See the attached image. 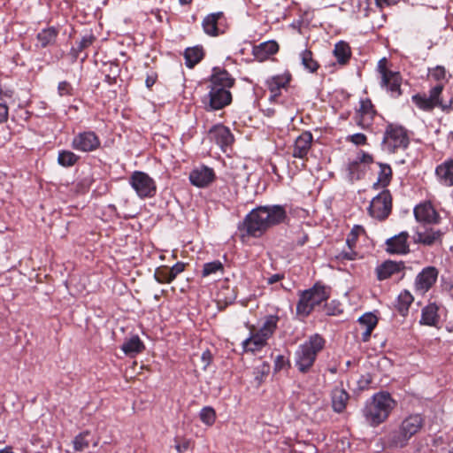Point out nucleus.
Wrapping results in <instances>:
<instances>
[{"instance_id": "nucleus-1", "label": "nucleus", "mask_w": 453, "mask_h": 453, "mask_svg": "<svg viewBox=\"0 0 453 453\" xmlns=\"http://www.w3.org/2000/svg\"><path fill=\"white\" fill-rule=\"evenodd\" d=\"M286 212L280 206H262L254 209L246 217L245 228L247 234L259 236L269 227L280 223L285 219Z\"/></svg>"}, {"instance_id": "nucleus-2", "label": "nucleus", "mask_w": 453, "mask_h": 453, "mask_svg": "<svg viewBox=\"0 0 453 453\" xmlns=\"http://www.w3.org/2000/svg\"><path fill=\"white\" fill-rule=\"evenodd\" d=\"M234 84V80L224 70L213 69L211 79V89L209 92L210 107L219 110L231 102V94L228 90Z\"/></svg>"}, {"instance_id": "nucleus-3", "label": "nucleus", "mask_w": 453, "mask_h": 453, "mask_svg": "<svg viewBox=\"0 0 453 453\" xmlns=\"http://www.w3.org/2000/svg\"><path fill=\"white\" fill-rule=\"evenodd\" d=\"M395 406L396 402L388 393L380 392L367 402L364 415L370 425L376 426L387 420Z\"/></svg>"}, {"instance_id": "nucleus-4", "label": "nucleus", "mask_w": 453, "mask_h": 453, "mask_svg": "<svg viewBox=\"0 0 453 453\" xmlns=\"http://www.w3.org/2000/svg\"><path fill=\"white\" fill-rule=\"evenodd\" d=\"M325 346L324 339L319 334L311 335L299 345L295 353V365L301 372H308L312 367L318 354Z\"/></svg>"}, {"instance_id": "nucleus-5", "label": "nucleus", "mask_w": 453, "mask_h": 453, "mask_svg": "<svg viewBox=\"0 0 453 453\" xmlns=\"http://www.w3.org/2000/svg\"><path fill=\"white\" fill-rule=\"evenodd\" d=\"M424 420L418 414H412L406 417L401 423L399 428L388 434V441L391 447L403 448L409 440L415 435L423 426Z\"/></svg>"}, {"instance_id": "nucleus-6", "label": "nucleus", "mask_w": 453, "mask_h": 453, "mask_svg": "<svg viewBox=\"0 0 453 453\" xmlns=\"http://www.w3.org/2000/svg\"><path fill=\"white\" fill-rule=\"evenodd\" d=\"M278 322V317L268 316L260 328L252 326L250 329V337L243 341L242 346L245 351L256 352L265 346L267 340L273 334Z\"/></svg>"}, {"instance_id": "nucleus-7", "label": "nucleus", "mask_w": 453, "mask_h": 453, "mask_svg": "<svg viewBox=\"0 0 453 453\" xmlns=\"http://www.w3.org/2000/svg\"><path fill=\"white\" fill-rule=\"evenodd\" d=\"M329 297L328 289L320 285H315L312 288L302 293L296 311L299 315L307 316L317 306L327 300Z\"/></svg>"}, {"instance_id": "nucleus-8", "label": "nucleus", "mask_w": 453, "mask_h": 453, "mask_svg": "<svg viewBox=\"0 0 453 453\" xmlns=\"http://www.w3.org/2000/svg\"><path fill=\"white\" fill-rule=\"evenodd\" d=\"M443 89V84L440 83L430 90L429 96L426 95H415L412 96L413 103L421 110L430 111L435 106L441 107L443 111L450 108V104H444L440 100V95Z\"/></svg>"}, {"instance_id": "nucleus-9", "label": "nucleus", "mask_w": 453, "mask_h": 453, "mask_svg": "<svg viewBox=\"0 0 453 453\" xmlns=\"http://www.w3.org/2000/svg\"><path fill=\"white\" fill-rule=\"evenodd\" d=\"M130 185L142 198L151 197L156 193L155 181L143 172H134L130 177Z\"/></svg>"}, {"instance_id": "nucleus-10", "label": "nucleus", "mask_w": 453, "mask_h": 453, "mask_svg": "<svg viewBox=\"0 0 453 453\" xmlns=\"http://www.w3.org/2000/svg\"><path fill=\"white\" fill-rule=\"evenodd\" d=\"M408 142L407 134L403 127H388L383 140L385 150L389 152H395L397 150L406 148Z\"/></svg>"}, {"instance_id": "nucleus-11", "label": "nucleus", "mask_w": 453, "mask_h": 453, "mask_svg": "<svg viewBox=\"0 0 453 453\" xmlns=\"http://www.w3.org/2000/svg\"><path fill=\"white\" fill-rule=\"evenodd\" d=\"M388 61L385 58L378 63V71L381 75V84L385 86L394 96L401 95V78L398 73L392 72L387 67Z\"/></svg>"}, {"instance_id": "nucleus-12", "label": "nucleus", "mask_w": 453, "mask_h": 453, "mask_svg": "<svg viewBox=\"0 0 453 453\" xmlns=\"http://www.w3.org/2000/svg\"><path fill=\"white\" fill-rule=\"evenodd\" d=\"M391 210V198L387 191H382L374 197L370 204V215L375 219H383L389 214Z\"/></svg>"}, {"instance_id": "nucleus-13", "label": "nucleus", "mask_w": 453, "mask_h": 453, "mask_svg": "<svg viewBox=\"0 0 453 453\" xmlns=\"http://www.w3.org/2000/svg\"><path fill=\"white\" fill-rule=\"evenodd\" d=\"M414 216L418 222L434 224L439 220V214L430 202H424L414 208Z\"/></svg>"}, {"instance_id": "nucleus-14", "label": "nucleus", "mask_w": 453, "mask_h": 453, "mask_svg": "<svg viewBox=\"0 0 453 453\" xmlns=\"http://www.w3.org/2000/svg\"><path fill=\"white\" fill-rule=\"evenodd\" d=\"M100 145L99 139L93 132L79 134L73 141V147L81 151H92Z\"/></svg>"}, {"instance_id": "nucleus-15", "label": "nucleus", "mask_w": 453, "mask_h": 453, "mask_svg": "<svg viewBox=\"0 0 453 453\" xmlns=\"http://www.w3.org/2000/svg\"><path fill=\"white\" fill-rule=\"evenodd\" d=\"M438 272L434 267L425 268L419 273L415 280V288L418 292L424 294L434 284L437 280Z\"/></svg>"}, {"instance_id": "nucleus-16", "label": "nucleus", "mask_w": 453, "mask_h": 453, "mask_svg": "<svg viewBox=\"0 0 453 453\" xmlns=\"http://www.w3.org/2000/svg\"><path fill=\"white\" fill-rule=\"evenodd\" d=\"M212 169L206 166H200L191 171L189 180L197 188H204L210 185L214 180Z\"/></svg>"}, {"instance_id": "nucleus-17", "label": "nucleus", "mask_w": 453, "mask_h": 453, "mask_svg": "<svg viewBox=\"0 0 453 453\" xmlns=\"http://www.w3.org/2000/svg\"><path fill=\"white\" fill-rule=\"evenodd\" d=\"M210 140L216 142L222 150L231 145L234 136L230 130L221 125L215 126L209 132Z\"/></svg>"}, {"instance_id": "nucleus-18", "label": "nucleus", "mask_w": 453, "mask_h": 453, "mask_svg": "<svg viewBox=\"0 0 453 453\" xmlns=\"http://www.w3.org/2000/svg\"><path fill=\"white\" fill-rule=\"evenodd\" d=\"M374 111L370 100H362L357 113V122L363 127H368L372 124Z\"/></svg>"}, {"instance_id": "nucleus-19", "label": "nucleus", "mask_w": 453, "mask_h": 453, "mask_svg": "<svg viewBox=\"0 0 453 453\" xmlns=\"http://www.w3.org/2000/svg\"><path fill=\"white\" fill-rule=\"evenodd\" d=\"M372 162V157L367 153L358 154L357 158L349 165V173L352 178L359 179L365 172L366 167Z\"/></svg>"}, {"instance_id": "nucleus-20", "label": "nucleus", "mask_w": 453, "mask_h": 453, "mask_svg": "<svg viewBox=\"0 0 453 453\" xmlns=\"http://www.w3.org/2000/svg\"><path fill=\"white\" fill-rule=\"evenodd\" d=\"M442 232L434 229H425L424 231L418 229L414 234V242L424 245H433L441 241Z\"/></svg>"}, {"instance_id": "nucleus-21", "label": "nucleus", "mask_w": 453, "mask_h": 453, "mask_svg": "<svg viewBox=\"0 0 453 453\" xmlns=\"http://www.w3.org/2000/svg\"><path fill=\"white\" fill-rule=\"evenodd\" d=\"M290 81V74L285 73L280 75H276L267 81V86L270 90V99H275L280 93L281 88H285Z\"/></svg>"}, {"instance_id": "nucleus-22", "label": "nucleus", "mask_w": 453, "mask_h": 453, "mask_svg": "<svg viewBox=\"0 0 453 453\" xmlns=\"http://www.w3.org/2000/svg\"><path fill=\"white\" fill-rule=\"evenodd\" d=\"M408 234L403 232L387 241V250L390 253L404 254L408 251Z\"/></svg>"}, {"instance_id": "nucleus-23", "label": "nucleus", "mask_w": 453, "mask_h": 453, "mask_svg": "<svg viewBox=\"0 0 453 453\" xmlns=\"http://www.w3.org/2000/svg\"><path fill=\"white\" fill-rule=\"evenodd\" d=\"M312 135L304 132L301 134L296 140L293 150L295 157L303 158L311 149Z\"/></svg>"}, {"instance_id": "nucleus-24", "label": "nucleus", "mask_w": 453, "mask_h": 453, "mask_svg": "<svg viewBox=\"0 0 453 453\" xmlns=\"http://www.w3.org/2000/svg\"><path fill=\"white\" fill-rule=\"evenodd\" d=\"M439 180L446 186L453 185V160H448L436 168Z\"/></svg>"}, {"instance_id": "nucleus-25", "label": "nucleus", "mask_w": 453, "mask_h": 453, "mask_svg": "<svg viewBox=\"0 0 453 453\" xmlns=\"http://www.w3.org/2000/svg\"><path fill=\"white\" fill-rule=\"evenodd\" d=\"M349 401L348 393L342 388L336 387L332 392V406L336 412H342Z\"/></svg>"}, {"instance_id": "nucleus-26", "label": "nucleus", "mask_w": 453, "mask_h": 453, "mask_svg": "<svg viewBox=\"0 0 453 453\" xmlns=\"http://www.w3.org/2000/svg\"><path fill=\"white\" fill-rule=\"evenodd\" d=\"M359 324L363 329L362 339L365 342L369 339L372 331L377 325V318L372 313H366L359 318Z\"/></svg>"}, {"instance_id": "nucleus-27", "label": "nucleus", "mask_w": 453, "mask_h": 453, "mask_svg": "<svg viewBox=\"0 0 453 453\" xmlns=\"http://www.w3.org/2000/svg\"><path fill=\"white\" fill-rule=\"evenodd\" d=\"M223 273L224 266L223 264L219 260L205 263L203 266L202 276L204 278L216 279L222 276Z\"/></svg>"}, {"instance_id": "nucleus-28", "label": "nucleus", "mask_w": 453, "mask_h": 453, "mask_svg": "<svg viewBox=\"0 0 453 453\" xmlns=\"http://www.w3.org/2000/svg\"><path fill=\"white\" fill-rule=\"evenodd\" d=\"M438 308L435 304L431 303L422 310L420 322L427 326H434L438 320Z\"/></svg>"}, {"instance_id": "nucleus-29", "label": "nucleus", "mask_w": 453, "mask_h": 453, "mask_svg": "<svg viewBox=\"0 0 453 453\" xmlns=\"http://www.w3.org/2000/svg\"><path fill=\"white\" fill-rule=\"evenodd\" d=\"M144 346L138 336H133L127 340L122 345V350L127 355H135L143 349Z\"/></svg>"}, {"instance_id": "nucleus-30", "label": "nucleus", "mask_w": 453, "mask_h": 453, "mask_svg": "<svg viewBox=\"0 0 453 453\" xmlns=\"http://www.w3.org/2000/svg\"><path fill=\"white\" fill-rule=\"evenodd\" d=\"M412 302V295L407 290H403L398 295L397 303L395 304L396 309L403 316H405Z\"/></svg>"}, {"instance_id": "nucleus-31", "label": "nucleus", "mask_w": 453, "mask_h": 453, "mask_svg": "<svg viewBox=\"0 0 453 453\" xmlns=\"http://www.w3.org/2000/svg\"><path fill=\"white\" fill-rule=\"evenodd\" d=\"M222 16L221 12L212 13L208 15L203 22V27L204 32L209 35H218V27L217 22L218 19Z\"/></svg>"}, {"instance_id": "nucleus-32", "label": "nucleus", "mask_w": 453, "mask_h": 453, "mask_svg": "<svg viewBox=\"0 0 453 453\" xmlns=\"http://www.w3.org/2000/svg\"><path fill=\"white\" fill-rule=\"evenodd\" d=\"M334 55L340 64H345L350 57V48L345 42H339L334 46Z\"/></svg>"}, {"instance_id": "nucleus-33", "label": "nucleus", "mask_w": 453, "mask_h": 453, "mask_svg": "<svg viewBox=\"0 0 453 453\" xmlns=\"http://www.w3.org/2000/svg\"><path fill=\"white\" fill-rule=\"evenodd\" d=\"M278 50V44L273 41L261 43L256 49V56L260 59L265 58L267 56L274 54Z\"/></svg>"}, {"instance_id": "nucleus-34", "label": "nucleus", "mask_w": 453, "mask_h": 453, "mask_svg": "<svg viewBox=\"0 0 453 453\" xmlns=\"http://www.w3.org/2000/svg\"><path fill=\"white\" fill-rule=\"evenodd\" d=\"M203 50L199 47L187 49L185 51L186 64L188 67H193L203 58Z\"/></svg>"}, {"instance_id": "nucleus-35", "label": "nucleus", "mask_w": 453, "mask_h": 453, "mask_svg": "<svg viewBox=\"0 0 453 453\" xmlns=\"http://www.w3.org/2000/svg\"><path fill=\"white\" fill-rule=\"evenodd\" d=\"M379 167H380V173H379L378 181L376 183H374V186L377 188H385L389 183L391 174H392L391 168L388 165L380 164Z\"/></svg>"}, {"instance_id": "nucleus-36", "label": "nucleus", "mask_w": 453, "mask_h": 453, "mask_svg": "<svg viewBox=\"0 0 453 453\" xmlns=\"http://www.w3.org/2000/svg\"><path fill=\"white\" fill-rule=\"evenodd\" d=\"M398 270L399 266L397 264L393 262H386L377 269V275L379 280H386Z\"/></svg>"}, {"instance_id": "nucleus-37", "label": "nucleus", "mask_w": 453, "mask_h": 453, "mask_svg": "<svg viewBox=\"0 0 453 453\" xmlns=\"http://www.w3.org/2000/svg\"><path fill=\"white\" fill-rule=\"evenodd\" d=\"M56 35V30L54 28H49L39 33L37 39L42 47H46L55 41Z\"/></svg>"}, {"instance_id": "nucleus-38", "label": "nucleus", "mask_w": 453, "mask_h": 453, "mask_svg": "<svg viewBox=\"0 0 453 453\" xmlns=\"http://www.w3.org/2000/svg\"><path fill=\"white\" fill-rule=\"evenodd\" d=\"M301 60L303 67L309 72L313 73L319 67L317 62L312 58V54L310 50H305L301 53Z\"/></svg>"}, {"instance_id": "nucleus-39", "label": "nucleus", "mask_w": 453, "mask_h": 453, "mask_svg": "<svg viewBox=\"0 0 453 453\" xmlns=\"http://www.w3.org/2000/svg\"><path fill=\"white\" fill-rule=\"evenodd\" d=\"M200 419L207 426H212L216 419L215 411L211 407H203L199 414Z\"/></svg>"}, {"instance_id": "nucleus-40", "label": "nucleus", "mask_w": 453, "mask_h": 453, "mask_svg": "<svg viewBox=\"0 0 453 453\" xmlns=\"http://www.w3.org/2000/svg\"><path fill=\"white\" fill-rule=\"evenodd\" d=\"M78 159V157L68 150H63L59 152L58 161L63 166H71L73 165Z\"/></svg>"}, {"instance_id": "nucleus-41", "label": "nucleus", "mask_w": 453, "mask_h": 453, "mask_svg": "<svg viewBox=\"0 0 453 453\" xmlns=\"http://www.w3.org/2000/svg\"><path fill=\"white\" fill-rule=\"evenodd\" d=\"M89 433L85 432L79 435H77L73 440V447L75 450L81 451L88 447V441L87 437L88 436Z\"/></svg>"}, {"instance_id": "nucleus-42", "label": "nucleus", "mask_w": 453, "mask_h": 453, "mask_svg": "<svg viewBox=\"0 0 453 453\" xmlns=\"http://www.w3.org/2000/svg\"><path fill=\"white\" fill-rule=\"evenodd\" d=\"M156 280L160 283H169L172 281L169 273V268L166 266H160L155 271L154 274Z\"/></svg>"}, {"instance_id": "nucleus-43", "label": "nucleus", "mask_w": 453, "mask_h": 453, "mask_svg": "<svg viewBox=\"0 0 453 453\" xmlns=\"http://www.w3.org/2000/svg\"><path fill=\"white\" fill-rule=\"evenodd\" d=\"M363 234H365L364 228L360 226H355L347 238V243L349 247L353 248L355 246L357 237Z\"/></svg>"}, {"instance_id": "nucleus-44", "label": "nucleus", "mask_w": 453, "mask_h": 453, "mask_svg": "<svg viewBox=\"0 0 453 453\" xmlns=\"http://www.w3.org/2000/svg\"><path fill=\"white\" fill-rule=\"evenodd\" d=\"M429 75L431 78L440 82L448 81L446 71L442 66L434 67L430 71Z\"/></svg>"}, {"instance_id": "nucleus-45", "label": "nucleus", "mask_w": 453, "mask_h": 453, "mask_svg": "<svg viewBox=\"0 0 453 453\" xmlns=\"http://www.w3.org/2000/svg\"><path fill=\"white\" fill-rule=\"evenodd\" d=\"M191 447V441L187 439L176 441L175 449L179 453L187 452Z\"/></svg>"}, {"instance_id": "nucleus-46", "label": "nucleus", "mask_w": 453, "mask_h": 453, "mask_svg": "<svg viewBox=\"0 0 453 453\" xmlns=\"http://www.w3.org/2000/svg\"><path fill=\"white\" fill-rule=\"evenodd\" d=\"M185 266L186 265L184 263L178 262L172 268H169V273L172 280H173L179 273L184 271Z\"/></svg>"}, {"instance_id": "nucleus-47", "label": "nucleus", "mask_w": 453, "mask_h": 453, "mask_svg": "<svg viewBox=\"0 0 453 453\" xmlns=\"http://www.w3.org/2000/svg\"><path fill=\"white\" fill-rule=\"evenodd\" d=\"M288 365V362L283 356H278L274 361L275 371H280Z\"/></svg>"}, {"instance_id": "nucleus-48", "label": "nucleus", "mask_w": 453, "mask_h": 453, "mask_svg": "<svg viewBox=\"0 0 453 453\" xmlns=\"http://www.w3.org/2000/svg\"><path fill=\"white\" fill-rule=\"evenodd\" d=\"M201 361L203 365V370H206L211 361V355L210 351H204L201 356Z\"/></svg>"}, {"instance_id": "nucleus-49", "label": "nucleus", "mask_w": 453, "mask_h": 453, "mask_svg": "<svg viewBox=\"0 0 453 453\" xmlns=\"http://www.w3.org/2000/svg\"><path fill=\"white\" fill-rule=\"evenodd\" d=\"M349 139L356 145L364 144L366 141V137L363 134H355L351 135Z\"/></svg>"}, {"instance_id": "nucleus-50", "label": "nucleus", "mask_w": 453, "mask_h": 453, "mask_svg": "<svg viewBox=\"0 0 453 453\" xmlns=\"http://www.w3.org/2000/svg\"><path fill=\"white\" fill-rule=\"evenodd\" d=\"M8 118V107L4 104H0V122H4Z\"/></svg>"}, {"instance_id": "nucleus-51", "label": "nucleus", "mask_w": 453, "mask_h": 453, "mask_svg": "<svg viewBox=\"0 0 453 453\" xmlns=\"http://www.w3.org/2000/svg\"><path fill=\"white\" fill-rule=\"evenodd\" d=\"M375 3L378 7L382 8L386 5H389L390 0H375Z\"/></svg>"}, {"instance_id": "nucleus-52", "label": "nucleus", "mask_w": 453, "mask_h": 453, "mask_svg": "<svg viewBox=\"0 0 453 453\" xmlns=\"http://www.w3.org/2000/svg\"><path fill=\"white\" fill-rule=\"evenodd\" d=\"M280 277L278 274L273 275L268 279V283L273 284L274 282H277L280 280Z\"/></svg>"}, {"instance_id": "nucleus-53", "label": "nucleus", "mask_w": 453, "mask_h": 453, "mask_svg": "<svg viewBox=\"0 0 453 453\" xmlns=\"http://www.w3.org/2000/svg\"><path fill=\"white\" fill-rule=\"evenodd\" d=\"M260 372H262L263 375L267 374L269 372V365L266 364H263Z\"/></svg>"}, {"instance_id": "nucleus-54", "label": "nucleus", "mask_w": 453, "mask_h": 453, "mask_svg": "<svg viewBox=\"0 0 453 453\" xmlns=\"http://www.w3.org/2000/svg\"><path fill=\"white\" fill-rule=\"evenodd\" d=\"M66 87H67V84L65 82H62L59 84L58 88L62 92L66 88Z\"/></svg>"}, {"instance_id": "nucleus-55", "label": "nucleus", "mask_w": 453, "mask_h": 453, "mask_svg": "<svg viewBox=\"0 0 453 453\" xmlns=\"http://www.w3.org/2000/svg\"><path fill=\"white\" fill-rule=\"evenodd\" d=\"M153 83H154L153 80L147 79V81H146L147 87H150Z\"/></svg>"}, {"instance_id": "nucleus-56", "label": "nucleus", "mask_w": 453, "mask_h": 453, "mask_svg": "<svg viewBox=\"0 0 453 453\" xmlns=\"http://www.w3.org/2000/svg\"><path fill=\"white\" fill-rule=\"evenodd\" d=\"M181 4H189L192 0H179Z\"/></svg>"}, {"instance_id": "nucleus-57", "label": "nucleus", "mask_w": 453, "mask_h": 453, "mask_svg": "<svg viewBox=\"0 0 453 453\" xmlns=\"http://www.w3.org/2000/svg\"><path fill=\"white\" fill-rule=\"evenodd\" d=\"M448 453H453V447L451 448V449Z\"/></svg>"}, {"instance_id": "nucleus-58", "label": "nucleus", "mask_w": 453, "mask_h": 453, "mask_svg": "<svg viewBox=\"0 0 453 453\" xmlns=\"http://www.w3.org/2000/svg\"><path fill=\"white\" fill-rule=\"evenodd\" d=\"M164 258H165V257H164V256H163V255H161V256H160V259H162V260H163Z\"/></svg>"}, {"instance_id": "nucleus-59", "label": "nucleus", "mask_w": 453, "mask_h": 453, "mask_svg": "<svg viewBox=\"0 0 453 453\" xmlns=\"http://www.w3.org/2000/svg\"><path fill=\"white\" fill-rule=\"evenodd\" d=\"M453 288V284L450 286V288Z\"/></svg>"}]
</instances>
